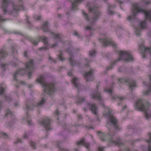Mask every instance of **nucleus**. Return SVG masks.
<instances>
[{
    "label": "nucleus",
    "mask_w": 151,
    "mask_h": 151,
    "mask_svg": "<svg viewBox=\"0 0 151 151\" xmlns=\"http://www.w3.org/2000/svg\"><path fill=\"white\" fill-rule=\"evenodd\" d=\"M42 29L44 31H47L48 29V24L47 22H46L43 24Z\"/></svg>",
    "instance_id": "nucleus-17"
},
{
    "label": "nucleus",
    "mask_w": 151,
    "mask_h": 151,
    "mask_svg": "<svg viewBox=\"0 0 151 151\" xmlns=\"http://www.w3.org/2000/svg\"><path fill=\"white\" fill-rule=\"evenodd\" d=\"M140 48L141 50H144L145 51V52H146L147 50L149 52H150V54L151 55L150 48L148 47H145V46L142 44L140 46Z\"/></svg>",
    "instance_id": "nucleus-13"
},
{
    "label": "nucleus",
    "mask_w": 151,
    "mask_h": 151,
    "mask_svg": "<svg viewBox=\"0 0 151 151\" xmlns=\"http://www.w3.org/2000/svg\"><path fill=\"white\" fill-rule=\"evenodd\" d=\"M25 120L27 121V122H29H29H30V121H29V120L28 118H27L26 119H25Z\"/></svg>",
    "instance_id": "nucleus-49"
},
{
    "label": "nucleus",
    "mask_w": 151,
    "mask_h": 151,
    "mask_svg": "<svg viewBox=\"0 0 151 151\" xmlns=\"http://www.w3.org/2000/svg\"><path fill=\"white\" fill-rule=\"evenodd\" d=\"M95 54V51L93 50L89 52V55L90 56H93Z\"/></svg>",
    "instance_id": "nucleus-25"
},
{
    "label": "nucleus",
    "mask_w": 151,
    "mask_h": 151,
    "mask_svg": "<svg viewBox=\"0 0 151 151\" xmlns=\"http://www.w3.org/2000/svg\"><path fill=\"white\" fill-rule=\"evenodd\" d=\"M4 20V19L3 17L0 15V20L1 21H3Z\"/></svg>",
    "instance_id": "nucleus-41"
},
{
    "label": "nucleus",
    "mask_w": 151,
    "mask_h": 151,
    "mask_svg": "<svg viewBox=\"0 0 151 151\" xmlns=\"http://www.w3.org/2000/svg\"><path fill=\"white\" fill-rule=\"evenodd\" d=\"M40 40H42L44 42V46L43 47L41 48V50H45L48 49L49 47V45L47 44V38L45 37H39Z\"/></svg>",
    "instance_id": "nucleus-8"
},
{
    "label": "nucleus",
    "mask_w": 151,
    "mask_h": 151,
    "mask_svg": "<svg viewBox=\"0 0 151 151\" xmlns=\"http://www.w3.org/2000/svg\"><path fill=\"white\" fill-rule=\"evenodd\" d=\"M142 2L143 4H147L150 3V1L149 0H144L142 1Z\"/></svg>",
    "instance_id": "nucleus-28"
},
{
    "label": "nucleus",
    "mask_w": 151,
    "mask_h": 151,
    "mask_svg": "<svg viewBox=\"0 0 151 151\" xmlns=\"http://www.w3.org/2000/svg\"><path fill=\"white\" fill-rule=\"evenodd\" d=\"M24 138H26L27 137V135L25 134L24 136Z\"/></svg>",
    "instance_id": "nucleus-51"
},
{
    "label": "nucleus",
    "mask_w": 151,
    "mask_h": 151,
    "mask_svg": "<svg viewBox=\"0 0 151 151\" xmlns=\"http://www.w3.org/2000/svg\"><path fill=\"white\" fill-rule=\"evenodd\" d=\"M136 34H137V35H139V33H137Z\"/></svg>",
    "instance_id": "nucleus-53"
},
{
    "label": "nucleus",
    "mask_w": 151,
    "mask_h": 151,
    "mask_svg": "<svg viewBox=\"0 0 151 151\" xmlns=\"http://www.w3.org/2000/svg\"><path fill=\"white\" fill-rule=\"evenodd\" d=\"M109 142L111 143L119 145V143L120 142V140L118 139L116 141H114L113 140L111 139L110 140Z\"/></svg>",
    "instance_id": "nucleus-19"
},
{
    "label": "nucleus",
    "mask_w": 151,
    "mask_h": 151,
    "mask_svg": "<svg viewBox=\"0 0 151 151\" xmlns=\"http://www.w3.org/2000/svg\"><path fill=\"white\" fill-rule=\"evenodd\" d=\"M76 34H77L76 33H75V35H76Z\"/></svg>",
    "instance_id": "nucleus-61"
},
{
    "label": "nucleus",
    "mask_w": 151,
    "mask_h": 151,
    "mask_svg": "<svg viewBox=\"0 0 151 151\" xmlns=\"http://www.w3.org/2000/svg\"><path fill=\"white\" fill-rule=\"evenodd\" d=\"M60 35L59 34H56L55 35V37H59Z\"/></svg>",
    "instance_id": "nucleus-47"
},
{
    "label": "nucleus",
    "mask_w": 151,
    "mask_h": 151,
    "mask_svg": "<svg viewBox=\"0 0 151 151\" xmlns=\"http://www.w3.org/2000/svg\"><path fill=\"white\" fill-rule=\"evenodd\" d=\"M26 69H19V70L17 71L14 74V77L16 79V76L17 75H23L24 72L27 71V74L29 76L32 75V70L33 69V61L31 60L30 62L26 65Z\"/></svg>",
    "instance_id": "nucleus-4"
},
{
    "label": "nucleus",
    "mask_w": 151,
    "mask_h": 151,
    "mask_svg": "<svg viewBox=\"0 0 151 151\" xmlns=\"http://www.w3.org/2000/svg\"><path fill=\"white\" fill-rule=\"evenodd\" d=\"M89 10L91 11H93V10H95L94 8H91V7L89 8Z\"/></svg>",
    "instance_id": "nucleus-43"
},
{
    "label": "nucleus",
    "mask_w": 151,
    "mask_h": 151,
    "mask_svg": "<svg viewBox=\"0 0 151 151\" xmlns=\"http://www.w3.org/2000/svg\"><path fill=\"white\" fill-rule=\"evenodd\" d=\"M4 88L2 87H0V94H1L4 91Z\"/></svg>",
    "instance_id": "nucleus-33"
},
{
    "label": "nucleus",
    "mask_w": 151,
    "mask_h": 151,
    "mask_svg": "<svg viewBox=\"0 0 151 151\" xmlns=\"http://www.w3.org/2000/svg\"><path fill=\"white\" fill-rule=\"evenodd\" d=\"M103 105V106H104V105Z\"/></svg>",
    "instance_id": "nucleus-62"
},
{
    "label": "nucleus",
    "mask_w": 151,
    "mask_h": 151,
    "mask_svg": "<svg viewBox=\"0 0 151 151\" xmlns=\"http://www.w3.org/2000/svg\"><path fill=\"white\" fill-rule=\"evenodd\" d=\"M17 142H14L15 143L17 144L18 142H21L20 141V140L19 139H17Z\"/></svg>",
    "instance_id": "nucleus-39"
},
{
    "label": "nucleus",
    "mask_w": 151,
    "mask_h": 151,
    "mask_svg": "<svg viewBox=\"0 0 151 151\" xmlns=\"http://www.w3.org/2000/svg\"><path fill=\"white\" fill-rule=\"evenodd\" d=\"M148 150H149V151H151V148H150V147H149Z\"/></svg>",
    "instance_id": "nucleus-50"
},
{
    "label": "nucleus",
    "mask_w": 151,
    "mask_h": 151,
    "mask_svg": "<svg viewBox=\"0 0 151 151\" xmlns=\"http://www.w3.org/2000/svg\"><path fill=\"white\" fill-rule=\"evenodd\" d=\"M150 81H151V76L150 77Z\"/></svg>",
    "instance_id": "nucleus-59"
},
{
    "label": "nucleus",
    "mask_w": 151,
    "mask_h": 151,
    "mask_svg": "<svg viewBox=\"0 0 151 151\" xmlns=\"http://www.w3.org/2000/svg\"><path fill=\"white\" fill-rule=\"evenodd\" d=\"M143 57L144 58H145V57L144 55V54H143Z\"/></svg>",
    "instance_id": "nucleus-57"
},
{
    "label": "nucleus",
    "mask_w": 151,
    "mask_h": 151,
    "mask_svg": "<svg viewBox=\"0 0 151 151\" xmlns=\"http://www.w3.org/2000/svg\"><path fill=\"white\" fill-rule=\"evenodd\" d=\"M140 26L142 28H144L146 26V24L145 22H141L140 24Z\"/></svg>",
    "instance_id": "nucleus-23"
},
{
    "label": "nucleus",
    "mask_w": 151,
    "mask_h": 151,
    "mask_svg": "<svg viewBox=\"0 0 151 151\" xmlns=\"http://www.w3.org/2000/svg\"><path fill=\"white\" fill-rule=\"evenodd\" d=\"M91 110L92 112L95 114H96L97 112V109L96 106L93 104L91 105Z\"/></svg>",
    "instance_id": "nucleus-15"
},
{
    "label": "nucleus",
    "mask_w": 151,
    "mask_h": 151,
    "mask_svg": "<svg viewBox=\"0 0 151 151\" xmlns=\"http://www.w3.org/2000/svg\"><path fill=\"white\" fill-rule=\"evenodd\" d=\"M103 115L106 117H109L111 122L115 126L117 127V120L116 118L112 115L111 114V110L107 107H105V111Z\"/></svg>",
    "instance_id": "nucleus-6"
},
{
    "label": "nucleus",
    "mask_w": 151,
    "mask_h": 151,
    "mask_svg": "<svg viewBox=\"0 0 151 151\" xmlns=\"http://www.w3.org/2000/svg\"><path fill=\"white\" fill-rule=\"evenodd\" d=\"M4 65H2V67H3L4 68Z\"/></svg>",
    "instance_id": "nucleus-58"
},
{
    "label": "nucleus",
    "mask_w": 151,
    "mask_h": 151,
    "mask_svg": "<svg viewBox=\"0 0 151 151\" xmlns=\"http://www.w3.org/2000/svg\"><path fill=\"white\" fill-rule=\"evenodd\" d=\"M93 98L100 101L101 100V96L99 94L97 93H95L93 94Z\"/></svg>",
    "instance_id": "nucleus-18"
},
{
    "label": "nucleus",
    "mask_w": 151,
    "mask_h": 151,
    "mask_svg": "<svg viewBox=\"0 0 151 151\" xmlns=\"http://www.w3.org/2000/svg\"><path fill=\"white\" fill-rule=\"evenodd\" d=\"M0 54L2 57L5 56V55L6 54V52L3 50H1L0 51Z\"/></svg>",
    "instance_id": "nucleus-26"
},
{
    "label": "nucleus",
    "mask_w": 151,
    "mask_h": 151,
    "mask_svg": "<svg viewBox=\"0 0 151 151\" xmlns=\"http://www.w3.org/2000/svg\"><path fill=\"white\" fill-rule=\"evenodd\" d=\"M35 18L37 20H39L41 18V17L39 16H36L35 17Z\"/></svg>",
    "instance_id": "nucleus-37"
},
{
    "label": "nucleus",
    "mask_w": 151,
    "mask_h": 151,
    "mask_svg": "<svg viewBox=\"0 0 151 151\" xmlns=\"http://www.w3.org/2000/svg\"><path fill=\"white\" fill-rule=\"evenodd\" d=\"M70 60V63L72 65H73V63L75 62L74 60L72 58L70 57L69 58Z\"/></svg>",
    "instance_id": "nucleus-29"
},
{
    "label": "nucleus",
    "mask_w": 151,
    "mask_h": 151,
    "mask_svg": "<svg viewBox=\"0 0 151 151\" xmlns=\"http://www.w3.org/2000/svg\"><path fill=\"white\" fill-rule=\"evenodd\" d=\"M27 53H28V52L27 51H25L24 52V55L26 57H27Z\"/></svg>",
    "instance_id": "nucleus-45"
},
{
    "label": "nucleus",
    "mask_w": 151,
    "mask_h": 151,
    "mask_svg": "<svg viewBox=\"0 0 151 151\" xmlns=\"http://www.w3.org/2000/svg\"><path fill=\"white\" fill-rule=\"evenodd\" d=\"M143 84L144 85H145V82H143Z\"/></svg>",
    "instance_id": "nucleus-60"
},
{
    "label": "nucleus",
    "mask_w": 151,
    "mask_h": 151,
    "mask_svg": "<svg viewBox=\"0 0 151 151\" xmlns=\"http://www.w3.org/2000/svg\"><path fill=\"white\" fill-rule=\"evenodd\" d=\"M126 106H125L123 107V109H124V108H126Z\"/></svg>",
    "instance_id": "nucleus-52"
},
{
    "label": "nucleus",
    "mask_w": 151,
    "mask_h": 151,
    "mask_svg": "<svg viewBox=\"0 0 151 151\" xmlns=\"http://www.w3.org/2000/svg\"><path fill=\"white\" fill-rule=\"evenodd\" d=\"M139 12L144 13L146 19L151 22V10L148 11L141 8L140 6L138 4H135L133 5L132 8V15L129 16L128 20H130L134 17Z\"/></svg>",
    "instance_id": "nucleus-2"
},
{
    "label": "nucleus",
    "mask_w": 151,
    "mask_h": 151,
    "mask_svg": "<svg viewBox=\"0 0 151 151\" xmlns=\"http://www.w3.org/2000/svg\"><path fill=\"white\" fill-rule=\"evenodd\" d=\"M148 136L150 137V139L149 140H147V142L148 143H150V142L151 141V133H149L148 134Z\"/></svg>",
    "instance_id": "nucleus-32"
},
{
    "label": "nucleus",
    "mask_w": 151,
    "mask_h": 151,
    "mask_svg": "<svg viewBox=\"0 0 151 151\" xmlns=\"http://www.w3.org/2000/svg\"><path fill=\"white\" fill-rule=\"evenodd\" d=\"M45 100L44 99H42L41 101L38 104V105H42L45 102Z\"/></svg>",
    "instance_id": "nucleus-27"
},
{
    "label": "nucleus",
    "mask_w": 151,
    "mask_h": 151,
    "mask_svg": "<svg viewBox=\"0 0 151 151\" xmlns=\"http://www.w3.org/2000/svg\"><path fill=\"white\" fill-rule=\"evenodd\" d=\"M37 81L43 86L45 93L50 95L54 93L55 91L54 85L46 82L43 76H40L37 79Z\"/></svg>",
    "instance_id": "nucleus-3"
},
{
    "label": "nucleus",
    "mask_w": 151,
    "mask_h": 151,
    "mask_svg": "<svg viewBox=\"0 0 151 151\" xmlns=\"http://www.w3.org/2000/svg\"><path fill=\"white\" fill-rule=\"evenodd\" d=\"M105 91H106L108 93H111L112 91V89L111 88H108L107 89H105Z\"/></svg>",
    "instance_id": "nucleus-24"
},
{
    "label": "nucleus",
    "mask_w": 151,
    "mask_h": 151,
    "mask_svg": "<svg viewBox=\"0 0 151 151\" xmlns=\"http://www.w3.org/2000/svg\"><path fill=\"white\" fill-rule=\"evenodd\" d=\"M118 60L130 61L133 60V58L129 52L121 51Z\"/></svg>",
    "instance_id": "nucleus-5"
},
{
    "label": "nucleus",
    "mask_w": 151,
    "mask_h": 151,
    "mask_svg": "<svg viewBox=\"0 0 151 151\" xmlns=\"http://www.w3.org/2000/svg\"><path fill=\"white\" fill-rule=\"evenodd\" d=\"M104 148L102 147H99L98 151H103Z\"/></svg>",
    "instance_id": "nucleus-36"
},
{
    "label": "nucleus",
    "mask_w": 151,
    "mask_h": 151,
    "mask_svg": "<svg viewBox=\"0 0 151 151\" xmlns=\"http://www.w3.org/2000/svg\"><path fill=\"white\" fill-rule=\"evenodd\" d=\"M33 44L35 45H37L38 44V42L37 41H35L33 42Z\"/></svg>",
    "instance_id": "nucleus-44"
},
{
    "label": "nucleus",
    "mask_w": 151,
    "mask_h": 151,
    "mask_svg": "<svg viewBox=\"0 0 151 151\" xmlns=\"http://www.w3.org/2000/svg\"><path fill=\"white\" fill-rule=\"evenodd\" d=\"M63 56L62 54H61L58 56L59 59L61 61L63 60Z\"/></svg>",
    "instance_id": "nucleus-30"
},
{
    "label": "nucleus",
    "mask_w": 151,
    "mask_h": 151,
    "mask_svg": "<svg viewBox=\"0 0 151 151\" xmlns=\"http://www.w3.org/2000/svg\"><path fill=\"white\" fill-rule=\"evenodd\" d=\"M50 119L46 118L44 119L43 122H41V123L47 129H50Z\"/></svg>",
    "instance_id": "nucleus-9"
},
{
    "label": "nucleus",
    "mask_w": 151,
    "mask_h": 151,
    "mask_svg": "<svg viewBox=\"0 0 151 151\" xmlns=\"http://www.w3.org/2000/svg\"><path fill=\"white\" fill-rule=\"evenodd\" d=\"M101 139L104 141L105 140L104 139H103L102 138H101Z\"/></svg>",
    "instance_id": "nucleus-55"
},
{
    "label": "nucleus",
    "mask_w": 151,
    "mask_h": 151,
    "mask_svg": "<svg viewBox=\"0 0 151 151\" xmlns=\"http://www.w3.org/2000/svg\"><path fill=\"white\" fill-rule=\"evenodd\" d=\"M129 86L131 88L133 89L136 86V83L135 81H132L129 84Z\"/></svg>",
    "instance_id": "nucleus-22"
},
{
    "label": "nucleus",
    "mask_w": 151,
    "mask_h": 151,
    "mask_svg": "<svg viewBox=\"0 0 151 151\" xmlns=\"http://www.w3.org/2000/svg\"><path fill=\"white\" fill-rule=\"evenodd\" d=\"M78 145H81L84 146L87 148H88L89 144L88 143H86L84 139H83L81 141L78 142Z\"/></svg>",
    "instance_id": "nucleus-12"
},
{
    "label": "nucleus",
    "mask_w": 151,
    "mask_h": 151,
    "mask_svg": "<svg viewBox=\"0 0 151 151\" xmlns=\"http://www.w3.org/2000/svg\"><path fill=\"white\" fill-rule=\"evenodd\" d=\"M27 109H29V110H30V109H32L31 107V106H28L27 107Z\"/></svg>",
    "instance_id": "nucleus-48"
},
{
    "label": "nucleus",
    "mask_w": 151,
    "mask_h": 151,
    "mask_svg": "<svg viewBox=\"0 0 151 151\" xmlns=\"http://www.w3.org/2000/svg\"><path fill=\"white\" fill-rule=\"evenodd\" d=\"M68 74L69 76H70L72 75V72H69L68 73Z\"/></svg>",
    "instance_id": "nucleus-42"
},
{
    "label": "nucleus",
    "mask_w": 151,
    "mask_h": 151,
    "mask_svg": "<svg viewBox=\"0 0 151 151\" xmlns=\"http://www.w3.org/2000/svg\"><path fill=\"white\" fill-rule=\"evenodd\" d=\"M92 70L86 73L85 75L86 79L87 81H91L93 80V77L92 74Z\"/></svg>",
    "instance_id": "nucleus-10"
},
{
    "label": "nucleus",
    "mask_w": 151,
    "mask_h": 151,
    "mask_svg": "<svg viewBox=\"0 0 151 151\" xmlns=\"http://www.w3.org/2000/svg\"><path fill=\"white\" fill-rule=\"evenodd\" d=\"M149 106L148 103L139 99L137 101L135 106L136 109L144 111L146 118L149 119L151 117V110L148 108Z\"/></svg>",
    "instance_id": "nucleus-1"
},
{
    "label": "nucleus",
    "mask_w": 151,
    "mask_h": 151,
    "mask_svg": "<svg viewBox=\"0 0 151 151\" xmlns=\"http://www.w3.org/2000/svg\"><path fill=\"white\" fill-rule=\"evenodd\" d=\"M149 91H147L144 92L143 94L144 95L147 96L149 95L150 94V93H151V84L149 87Z\"/></svg>",
    "instance_id": "nucleus-20"
},
{
    "label": "nucleus",
    "mask_w": 151,
    "mask_h": 151,
    "mask_svg": "<svg viewBox=\"0 0 151 151\" xmlns=\"http://www.w3.org/2000/svg\"><path fill=\"white\" fill-rule=\"evenodd\" d=\"M75 2L72 3V6L73 8H74L77 6L76 3L77 2H80L82 0H74Z\"/></svg>",
    "instance_id": "nucleus-21"
},
{
    "label": "nucleus",
    "mask_w": 151,
    "mask_h": 151,
    "mask_svg": "<svg viewBox=\"0 0 151 151\" xmlns=\"http://www.w3.org/2000/svg\"><path fill=\"white\" fill-rule=\"evenodd\" d=\"M78 79L76 77H74L73 79V83L75 86L76 87H78Z\"/></svg>",
    "instance_id": "nucleus-16"
},
{
    "label": "nucleus",
    "mask_w": 151,
    "mask_h": 151,
    "mask_svg": "<svg viewBox=\"0 0 151 151\" xmlns=\"http://www.w3.org/2000/svg\"><path fill=\"white\" fill-rule=\"evenodd\" d=\"M30 144H31V145L32 146L33 148H35V144L34 142H30Z\"/></svg>",
    "instance_id": "nucleus-34"
},
{
    "label": "nucleus",
    "mask_w": 151,
    "mask_h": 151,
    "mask_svg": "<svg viewBox=\"0 0 151 151\" xmlns=\"http://www.w3.org/2000/svg\"><path fill=\"white\" fill-rule=\"evenodd\" d=\"M6 112H7V113L6 114V116H8V115L11 116V115L12 113L9 110H8Z\"/></svg>",
    "instance_id": "nucleus-31"
},
{
    "label": "nucleus",
    "mask_w": 151,
    "mask_h": 151,
    "mask_svg": "<svg viewBox=\"0 0 151 151\" xmlns=\"http://www.w3.org/2000/svg\"><path fill=\"white\" fill-rule=\"evenodd\" d=\"M3 135H4V136H5V135H6V134H5V133H4V134H3Z\"/></svg>",
    "instance_id": "nucleus-54"
},
{
    "label": "nucleus",
    "mask_w": 151,
    "mask_h": 151,
    "mask_svg": "<svg viewBox=\"0 0 151 151\" xmlns=\"http://www.w3.org/2000/svg\"><path fill=\"white\" fill-rule=\"evenodd\" d=\"M100 40L103 43L104 46H110L114 48L117 47V45L115 42L111 40H107L104 37L103 38L100 39Z\"/></svg>",
    "instance_id": "nucleus-7"
},
{
    "label": "nucleus",
    "mask_w": 151,
    "mask_h": 151,
    "mask_svg": "<svg viewBox=\"0 0 151 151\" xmlns=\"http://www.w3.org/2000/svg\"><path fill=\"white\" fill-rule=\"evenodd\" d=\"M8 0H3L2 3V9L5 13L6 12V7L8 4Z\"/></svg>",
    "instance_id": "nucleus-11"
},
{
    "label": "nucleus",
    "mask_w": 151,
    "mask_h": 151,
    "mask_svg": "<svg viewBox=\"0 0 151 151\" xmlns=\"http://www.w3.org/2000/svg\"><path fill=\"white\" fill-rule=\"evenodd\" d=\"M13 6V11L14 12H17L20 10H24V7L22 5L20 6L19 7H15V6L14 5Z\"/></svg>",
    "instance_id": "nucleus-14"
},
{
    "label": "nucleus",
    "mask_w": 151,
    "mask_h": 151,
    "mask_svg": "<svg viewBox=\"0 0 151 151\" xmlns=\"http://www.w3.org/2000/svg\"><path fill=\"white\" fill-rule=\"evenodd\" d=\"M56 115H58L59 114V112L58 110H56L55 113Z\"/></svg>",
    "instance_id": "nucleus-46"
},
{
    "label": "nucleus",
    "mask_w": 151,
    "mask_h": 151,
    "mask_svg": "<svg viewBox=\"0 0 151 151\" xmlns=\"http://www.w3.org/2000/svg\"><path fill=\"white\" fill-rule=\"evenodd\" d=\"M117 0L119 2H120V3H121V1H119V0Z\"/></svg>",
    "instance_id": "nucleus-56"
},
{
    "label": "nucleus",
    "mask_w": 151,
    "mask_h": 151,
    "mask_svg": "<svg viewBox=\"0 0 151 151\" xmlns=\"http://www.w3.org/2000/svg\"><path fill=\"white\" fill-rule=\"evenodd\" d=\"M86 29L87 30H91L92 29V28L90 26H88L86 27Z\"/></svg>",
    "instance_id": "nucleus-38"
},
{
    "label": "nucleus",
    "mask_w": 151,
    "mask_h": 151,
    "mask_svg": "<svg viewBox=\"0 0 151 151\" xmlns=\"http://www.w3.org/2000/svg\"><path fill=\"white\" fill-rule=\"evenodd\" d=\"M83 14L84 16L88 20V18L87 14L84 12H83Z\"/></svg>",
    "instance_id": "nucleus-35"
},
{
    "label": "nucleus",
    "mask_w": 151,
    "mask_h": 151,
    "mask_svg": "<svg viewBox=\"0 0 151 151\" xmlns=\"http://www.w3.org/2000/svg\"><path fill=\"white\" fill-rule=\"evenodd\" d=\"M124 98L122 97H119V99L121 101L124 100Z\"/></svg>",
    "instance_id": "nucleus-40"
}]
</instances>
